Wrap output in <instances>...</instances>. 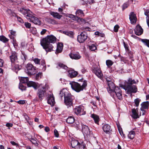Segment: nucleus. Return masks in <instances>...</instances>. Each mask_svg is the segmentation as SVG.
<instances>
[{"instance_id": "de8ad7c7", "label": "nucleus", "mask_w": 149, "mask_h": 149, "mask_svg": "<svg viewBox=\"0 0 149 149\" xmlns=\"http://www.w3.org/2000/svg\"><path fill=\"white\" fill-rule=\"evenodd\" d=\"M129 6L128 2H126L124 3L122 6V9L124 10L128 7Z\"/></svg>"}, {"instance_id": "b1692460", "label": "nucleus", "mask_w": 149, "mask_h": 149, "mask_svg": "<svg viewBox=\"0 0 149 149\" xmlns=\"http://www.w3.org/2000/svg\"><path fill=\"white\" fill-rule=\"evenodd\" d=\"M63 47V43H58L57 45L55 53L56 54H57L59 53H61L62 51Z\"/></svg>"}, {"instance_id": "338daca9", "label": "nucleus", "mask_w": 149, "mask_h": 149, "mask_svg": "<svg viewBox=\"0 0 149 149\" xmlns=\"http://www.w3.org/2000/svg\"><path fill=\"white\" fill-rule=\"evenodd\" d=\"M10 34L11 35H13L14 36H15L16 32L14 31L13 30H11L10 31Z\"/></svg>"}, {"instance_id": "6ab92c4d", "label": "nucleus", "mask_w": 149, "mask_h": 149, "mask_svg": "<svg viewBox=\"0 0 149 149\" xmlns=\"http://www.w3.org/2000/svg\"><path fill=\"white\" fill-rule=\"evenodd\" d=\"M102 129L104 132L106 134H109L111 131L110 126L107 124H104L103 125Z\"/></svg>"}, {"instance_id": "13d9d810", "label": "nucleus", "mask_w": 149, "mask_h": 149, "mask_svg": "<svg viewBox=\"0 0 149 149\" xmlns=\"http://www.w3.org/2000/svg\"><path fill=\"white\" fill-rule=\"evenodd\" d=\"M77 19L79 20H80L81 21L82 23H85L86 22V20L83 18H80L78 17H77Z\"/></svg>"}, {"instance_id": "bb28decb", "label": "nucleus", "mask_w": 149, "mask_h": 149, "mask_svg": "<svg viewBox=\"0 0 149 149\" xmlns=\"http://www.w3.org/2000/svg\"><path fill=\"white\" fill-rule=\"evenodd\" d=\"M52 16L54 17L60 19L62 17V15H60L58 13L51 11L49 13Z\"/></svg>"}, {"instance_id": "f3484780", "label": "nucleus", "mask_w": 149, "mask_h": 149, "mask_svg": "<svg viewBox=\"0 0 149 149\" xmlns=\"http://www.w3.org/2000/svg\"><path fill=\"white\" fill-rule=\"evenodd\" d=\"M134 31L136 35L140 36L143 33V30L140 25H137L135 28Z\"/></svg>"}, {"instance_id": "bf43d9fd", "label": "nucleus", "mask_w": 149, "mask_h": 149, "mask_svg": "<svg viewBox=\"0 0 149 149\" xmlns=\"http://www.w3.org/2000/svg\"><path fill=\"white\" fill-rule=\"evenodd\" d=\"M17 102L19 104H23L25 103V100H20L18 101Z\"/></svg>"}, {"instance_id": "4d7b16f0", "label": "nucleus", "mask_w": 149, "mask_h": 149, "mask_svg": "<svg viewBox=\"0 0 149 149\" xmlns=\"http://www.w3.org/2000/svg\"><path fill=\"white\" fill-rule=\"evenodd\" d=\"M16 17L18 22L22 23H24L23 20L20 17L17 16H16Z\"/></svg>"}, {"instance_id": "49530a36", "label": "nucleus", "mask_w": 149, "mask_h": 149, "mask_svg": "<svg viewBox=\"0 0 149 149\" xmlns=\"http://www.w3.org/2000/svg\"><path fill=\"white\" fill-rule=\"evenodd\" d=\"M141 101V100L139 98H136L134 100L135 106L138 107L139 105V103Z\"/></svg>"}, {"instance_id": "c756f323", "label": "nucleus", "mask_w": 149, "mask_h": 149, "mask_svg": "<svg viewBox=\"0 0 149 149\" xmlns=\"http://www.w3.org/2000/svg\"><path fill=\"white\" fill-rule=\"evenodd\" d=\"M77 17H84V14L83 10L80 9L77 10L76 12Z\"/></svg>"}, {"instance_id": "393cba45", "label": "nucleus", "mask_w": 149, "mask_h": 149, "mask_svg": "<svg viewBox=\"0 0 149 149\" xmlns=\"http://www.w3.org/2000/svg\"><path fill=\"white\" fill-rule=\"evenodd\" d=\"M56 68H60L63 69L64 70V72H65L68 70V68L66 65L64 64L63 63H57Z\"/></svg>"}, {"instance_id": "7ed1b4c3", "label": "nucleus", "mask_w": 149, "mask_h": 149, "mask_svg": "<svg viewBox=\"0 0 149 149\" xmlns=\"http://www.w3.org/2000/svg\"><path fill=\"white\" fill-rule=\"evenodd\" d=\"M63 94L64 103L68 108L70 107L73 105V101L74 99V96L71 95L68 90H63L60 91L59 95L62 98L63 96L62 94Z\"/></svg>"}, {"instance_id": "412c9836", "label": "nucleus", "mask_w": 149, "mask_h": 149, "mask_svg": "<svg viewBox=\"0 0 149 149\" xmlns=\"http://www.w3.org/2000/svg\"><path fill=\"white\" fill-rule=\"evenodd\" d=\"M108 84L109 86V88H107L108 91L109 93H112V91L114 88V84L110 81H108Z\"/></svg>"}, {"instance_id": "37998d69", "label": "nucleus", "mask_w": 149, "mask_h": 149, "mask_svg": "<svg viewBox=\"0 0 149 149\" xmlns=\"http://www.w3.org/2000/svg\"><path fill=\"white\" fill-rule=\"evenodd\" d=\"M89 49L91 51H94L97 49L96 46L94 44H92L89 46Z\"/></svg>"}, {"instance_id": "6e6d98bb", "label": "nucleus", "mask_w": 149, "mask_h": 149, "mask_svg": "<svg viewBox=\"0 0 149 149\" xmlns=\"http://www.w3.org/2000/svg\"><path fill=\"white\" fill-rule=\"evenodd\" d=\"M54 135L56 137H58L59 136L58 132L56 129L54 130Z\"/></svg>"}, {"instance_id": "c85d7f7f", "label": "nucleus", "mask_w": 149, "mask_h": 149, "mask_svg": "<svg viewBox=\"0 0 149 149\" xmlns=\"http://www.w3.org/2000/svg\"><path fill=\"white\" fill-rule=\"evenodd\" d=\"M63 33L68 36L71 38H73L74 35V33L71 31H63Z\"/></svg>"}, {"instance_id": "79ce46f5", "label": "nucleus", "mask_w": 149, "mask_h": 149, "mask_svg": "<svg viewBox=\"0 0 149 149\" xmlns=\"http://www.w3.org/2000/svg\"><path fill=\"white\" fill-rule=\"evenodd\" d=\"M41 65L44 66L42 69V70L45 71L46 70V68L45 61L44 60H42L41 61Z\"/></svg>"}, {"instance_id": "9d476101", "label": "nucleus", "mask_w": 149, "mask_h": 149, "mask_svg": "<svg viewBox=\"0 0 149 149\" xmlns=\"http://www.w3.org/2000/svg\"><path fill=\"white\" fill-rule=\"evenodd\" d=\"M72 147L76 149H84L85 146L80 143L77 140H72L71 142Z\"/></svg>"}, {"instance_id": "c9c22d12", "label": "nucleus", "mask_w": 149, "mask_h": 149, "mask_svg": "<svg viewBox=\"0 0 149 149\" xmlns=\"http://www.w3.org/2000/svg\"><path fill=\"white\" fill-rule=\"evenodd\" d=\"M135 133L134 131H131L129 132L128 134V138L130 139H133L135 136Z\"/></svg>"}, {"instance_id": "9b49d317", "label": "nucleus", "mask_w": 149, "mask_h": 149, "mask_svg": "<svg viewBox=\"0 0 149 149\" xmlns=\"http://www.w3.org/2000/svg\"><path fill=\"white\" fill-rule=\"evenodd\" d=\"M40 44L47 53L53 51L54 47L52 44L41 41H40Z\"/></svg>"}, {"instance_id": "5fc2aeb1", "label": "nucleus", "mask_w": 149, "mask_h": 149, "mask_svg": "<svg viewBox=\"0 0 149 149\" xmlns=\"http://www.w3.org/2000/svg\"><path fill=\"white\" fill-rule=\"evenodd\" d=\"M119 28V27L118 25H116L114 27V31L115 32H117L118 31V30Z\"/></svg>"}, {"instance_id": "69168bd1", "label": "nucleus", "mask_w": 149, "mask_h": 149, "mask_svg": "<svg viewBox=\"0 0 149 149\" xmlns=\"http://www.w3.org/2000/svg\"><path fill=\"white\" fill-rule=\"evenodd\" d=\"M22 53L24 56V59L25 60H26L27 58V56L26 54L24 52H22Z\"/></svg>"}, {"instance_id": "603ef678", "label": "nucleus", "mask_w": 149, "mask_h": 149, "mask_svg": "<svg viewBox=\"0 0 149 149\" xmlns=\"http://www.w3.org/2000/svg\"><path fill=\"white\" fill-rule=\"evenodd\" d=\"M19 88L22 91L26 90V87L22 84H20L19 87Z\"/></svg>"}, {"instance_id": "1a4fd4ad", "label": "nucleus", "mask_w": 149, "mask_h": 149, "mask_svg": "<svg viewBox=\"0 0 149 149\" xmlns=\"http://www.w3.org/2000/svg\"><path fill=\"white\" fill-rule=\"evenodd\" d=\"M56 38L55 36L53 35H50L42 38L40 40V41L50 44L54 43L56 42Z\"/></svg>"}, {"instance_id": "aec40b11", "label": "nucleus", "mask_w": 149, "mask_h": 149, "mask_svg": "<svg viewBox=\"0 0 149 149\" xmlns=\"http://www.w3.org/2000/svg\"><path fill=\"white\" fill-rule=\"evenodd\" d=\"M68 71L69 73L68 76L71 78L76 77L78 74L77 72L73 70H71Z\"/></svg>"}, {"instance_id": "0eeeda50", "label": "nucleus", "mask_w": 149, "mask_h": 149, "mask_svg": "<svg viewBox=\"0 0 149 149\" xmlns=\"http://www.w3.org/2000/svg\"><path fill=\"white\" fill-rule=\"evenodd\" d=\"M73 111L76 115L81 116L86 114L84 107L81 106H76L73 109Z\"/></svg>"}, {"instance_id": "473e14b6", "label": "nucleus", "mask_w": 149, "mask_h": 149, "mask_svg": "<svg viewBox=\"0 0 149 149\" xmlns=\"http://www.w3.org/2000/svg\"><path fill=\"white\" fill-rule=\"evenodd\" d=\"M149 13V10H146L145 11L144 14L146 15L147 16V17H146V22L147 25L149 28V14H148Z\"/></svg>"}, {"instance_id": "5701e85b", "label": "nucleus", "mask_w": 149, "mask_h": 149, "mask_svg": "<svg viewBox=\"0 0 149 149\" xmlns=\"http://www.w3.org/2000/svg\"><path fill=\"white\" fill-rule=\"evenodd\" d=\"M45 92L43 89H39L38 91L37 95L39 99L41 100L44 97V93Z\"/></svg>"}, {"instance_id": "680f3d73", "label": "nucleus", "mask_w": 149, "mask_h": 149, "mask_svg": "<svg viewBox=\"0 0 149 149\" xmlns=\"http://www.w3.org/2000/svg\"><path fill=\"white\" fill-rule=\"evenodd\" d=\"M24 116L26 120L28 121L29 120V118L27 114L26 113H24Z\"/></svg>"}, {"instance_id": "ddd939ff", "label": "nucleus", "mask_w": 149, "mask_h": 149, "mask_svg": "<svg viewBox=\"0 0 149 149\" xmlns=\"http://www.w3.org/2000/svg\"><path fill=\"white\" fill-rule=\"evenodd\" d=\"M88 37L87 33L85 31L81 32L77 36V41L80 43L84 42L87 39Z\"/></svg>"}, {"instance_id": "a878e982", "label": "nucleus", "mask_w": 149, "mask_h": 149, "mask_svg": "<svg viewBox=\"0 0 149 149\" xmlns=\"http://www.w3.org/2000/svg\"><path fill=\"white\" fill-rule=\"evenodd\" d=\"M137 109H132V117L134 119H137L139 118Z\"/></svg>"}, {"instance_id": "cd10ccee", "label": "nucleus", "mask_w": 149, "mask_h": 149, "mask_svg": "<svg viewBox=\"0 0 149 149\" xmlns=\"http://www.w3.org/2000/svg\"><path fill=\"white\" fill-rule=\"evenodd\" d=\"M141 110L142 109H148L149 106V102L148 101L143 102L141 104Z\"/></svg>"}, {"instance_id": "4c0bfd02", "label": "nucleus", "mask_w": 149, "mask_h": 149, "mask_svg": "<svg viewBox=\"0 0 149 149\" xmlns=\"http://www.w3.org/2000/svg\"><path fill=\"white\" fill-rule=\"evenodd\" d=\"M0 41L4 43H6L9 41V39L3 36H0Z\"/></svg>"}, {"instance_id": "e433bc0d", "label": "nucleus", "mask_w": 149, "mask_h": 149, "mask_svg": "<svg viewBox=\"0 0 149 149\" xmlns=\"http://www.w3.org/2000/svg\"><path fill=\"white\" fill-rule=\"evenodd\" d=\"M141 41L143 43L144 45L149 48V40L146 39H142Z\"/></svg>"}, {"instance_id": "2f4dec72", "label": "nucleus", "mask_w": 149, "mask_h": 149, "mask_svg": "<svg viewBox=\"0 0 149 149\" xmlns=\"http://www.w3.org/2000/svg\"><path fill=\"white\" fill-rule=\"evenodd\" d=\"M66 122L69 124H71L74 122V119L73 117L70 116L66 120Z\"/></svg>"}, {"instance_id": "f704fd0d", "label": "nucleus", "mask_w": 149, "mask_h": 149, "mask_svg": "<svg viewBox=\"0 0 149 149\" xmlns=\"http://www.w3.org/2000/svg\"><path fill=\"white\" fill-rule=\"evenodd\" d=\"M31 32L34 35L37 36L38 34V33L36 29L34 27H31L30 29Z\"/></svg>"}, {"instance_id": "423d86ee", "label": "nucleus", "mask_w": 149, "mask_h": 149, "mask_svg": "<svg viewBox=\"0 0 149 149\" xmlns=\"http://www.w3.org/2000/svg\"><path fill=\"white\" fill-rule=\"evenodd\" d=\"M29 81L28 77H21L20 80V82L22 83H27V85L28 87H33L35 89H37L38 88L39 85L38 84L32 81Z\"/></svg>"}, {"instance_id": "a19ab883", "label": "nucleus", "mask_w": 149, "mask_h": 149, "mask_svg": "<svg viewBox=\"0 0 149 149\" xmlns=\"http://www.w3.org/2000/svg\"><path fill=\"white\" fill-rule=\"evenodd\" d=\"M80 70L81 73L84 74L87 72L86 68L83 65H81L80 67Z\"/></svg>"}, {"instance_id": "e2e57ef3", "label": "nucleus", "mask_w": 149, "mask_h": 149, "mask_svg": "<svg viewBox=\"0 0 149 149\" xmlns=\"http://www.w3.org/2000/svg\"><path fill=\"white\" fill-rule=\"evenodd\" d=\"M10 143L13 146H15L17 147L19 146V145L14 141H11Z\"/></svg>"}, {"instance_id": "7c9ffc66", "label": "nucleus", "mask_w": 149, "mask_h": 149, "mask_svg": "<svg viewBox=\"0 0 149 149\" xmlns=\"http://www.w3.org/2000/svg\"><path fill=\"white\" fill-rule=\"evenodd\" d=\"M91 117L93 119L95 123L97 124H99V122L100 119L98 116L93 114H91Z\"/></svg>"}, {"instance_id": "864d4df0", "label": "nucleus", "mask_w": 149, "mask_h": 149, "mask_svg": "<svg viewBox=\"0 0 149 149\" xmlns=\"http://www.w3.org/2000/svg\"><path fill=\"white\" fill-rule=\"evenodd\" d=\"M50 23L51 24L53 25L57 24H58V22L57 21L53 19H51Z\"/></svg>"}, {"instance_id": "f257e3e1", "label": "nucleus", "mask_w": 149, "mask_h": 149, "mask_svg": "<svg viewBox=\"0 0 149 149\" xmlns=\"http://www.w3.org/2000/svg\"><path fill=\"white\" fill-rule=\"evenodd\" d=\"M138 82V80L135 81L132 78H129L127 81H125L124 85H122L121 86L127 92V94H131L132 93H135L137 91V86L133 84H136Z\"/></svg>"}, {"instance_id": "6e6552de", "label": "nucleus", "mask_w": 149, "mask_h": 149, "mask_svg": "<svg viewBox=\"0 0 149 149\" xmlns=\"http://www.w3.org/2000/svg\"><path fill=\"white\" fill-rule=\"evenodd\" d=\"M26 73L29 75H32L35 73L36 67L31 63H29L26 66Z\"/></svg>"}, {"instance_id": "8fccbe9b", "label": "nucleus", "mask_w": 149, "mask_h": 149, "mask_svg": "<svg viewBox=\"0 0 149 149\" xmlns=\"http://www.w3.org/2000/svg\"><path fill=\"white\" fill-rule=\"evenodd\" d=\"M24 25L28 29H30L31 28V24L28 22H25L24 23Z\"/></svg>"}, {"instance_id": "f8f14e48", "label": "nucleus", "mask_w": 149, "mask_h": 149, "mask_svg": "<svg viewBox=\"0 0 149 149\" xmlns=\"http://www.w3.org/2000/svg\"><path fill=\"white\" fill-rule=\"evenodd\" d=\"M92 71L98 78L101 79H103V74L99 66L94 67Z\"/></svg>"}, {"instance_id": "dca6fc26", "label": "nucleus", "mask_w": 149, "mask_h": 149, "mask_svg": "<svg viewBox=\"0 0 149 149\" xmlns=\"http://www.w3.org/2000/svg\"><path fill=\"white\" fill-rule=\"evenodd\" d=\"M129 19L132 24H135L136 22L137 18L136 15L133 12H131L130 15Z\"/></svg>"}, {"instance_id": "774afa93", "label": "nucleus", "mask_w": 149, "mask_h": 149, "mask_svg": "<svg viewBox=\"0 0 149 149\" xmlns=\"http://www.w3.org/2000/svg\"><path fill=\"white\" fill-rule=\"evenodd\" d=\"M13 126V124L12 123H7L6 124V126L8 127H12Z\"/></svg>"}, {"instance_id": "4be33fe9", "label": "nucleus", "mask_w": 149, "mask_h": 149, "mask_svg": "<svg viewBox=\"0 0 149 149\" xmlns=\"http://www.w3.org/2000/svg\"><path fill=\"white\" fill-rule=\"evenodd\" d=\"M49 98L47 100L48 104L52 106L54 105L55 104L54 97L52 94L49 95Z\"/></svg>"}, {"instance_id": "0e129e2a", "label": "nucleus", "mask_w": 149, "mask_h": 149, "mask_svg": "<svg viewBox=\"0 0 149 149\" xmlns=\"http://www.w3.org/2000/svg\"><path fill=\"white\" fill-rule=\"evenodd\" d=\"M4 61L1 59H0V67H2L3 65Z\"/></svg>"}, {"instance_id": "a211bd4d", "label": "nucleus", "mask_w": 149, "mask_h": 149, "mask_svg": "<svg viewBox=\"0 0 149 149\" xmlns=\"http://www.w3.org/2000/svg\"><path fill=\"white\" fill-rule=\"evenodd\" d=\"M69 56L71 58L75 60H78L80 59L81 57L78 52L73 53H71L69 54Z\"/></svg>"}, {"instance_id": "4468645a", "label": "nucleus", "mask_w": 149, "mask_h": 149, "mask_svg": "<svg viewBox=\"0 0 149 149\" xmlns=\"http://www.w3.org/2000/svg\"><path fill=\"white\" fill-rule=\"evenodd\" d=\"M112 93H113V95L115 94L119 99H122V91L120 87L118 86L115 87L112 91Z\"/></svg>"}, {"instance_id": "39448f33", "label": "nucleus", "mask_w": 149, "mask_h": 149, "mask_svg": "<svg viewBox=\"0 0 149 149\" xmlns=\"http://www.w3.org/2000/svg\"><path fill=\"white\" fill-rule=\"evenodd\" d=\"M10 59L11 63V68L13 70L17 69L18 68V58L17 54L14 52H12L10 56Z\"/></svg>"}, {"instance_id": "f03ea898", "label": "nucleus", "mask_w": 149, "mask_h": 149, "mask_svg": "<svg viewBox=\"0 0 149 149\" xmlns=\"http://www.w3.org/2000/svg\"><path fill=\"white\" fill-rule=\"evenodd\" d=\"M21 12L25 16L26 19L29 20L31 22L35 24L39 25L41 24L40 20L37 17H35L32 12L29 9L22 8L21 10Z\"/></svg>"}, {"instance_id": "ea45409f", "label": "nucleus", "mask_w": 149, "mask_h": 149, "mask_svg": "<svg viewBox=\"0 0 149 149\" xmlns=\"http://www.w3.org/2000/svg\"><path fill=\"white\" fill-rule=\"evenodd\" d=\"M29 140L32 143L35 144L36 146H38V144L36 141L37 139L36 138H31L29 139Z\"/></svg>"}, {"instance_id": "58836bf2", "label": "nucleus", "mask_w": 149, "mask_h": 149, "mask_svg": "<svg viewBox=\"0 0 149 149\" xmlns=\"http://www.w3.org/2000/svg\"><path fill=\"white\" fill-rule=\"evenodd\" d=\"M106 64L108 68H110L113 64V62L110 60H108L106 61Z\"/></svg>"}, {"instance_id": "3c124183", "label": "nucleus", "mask_w": 149, "mask_h": 149, "mask_svg": "<svg viewBox=\"0 0 149 149\" xmlns=\"http://www.w3.org/2000/svg\"><path fill=\"white\" fill-rule=\"evenodd\" d=\"M120 61L121 62H123L125 63H126L128 61L126 58L123 57H121Z\"/></svg>"}, {"instance_id": "c03bdc74", "label": "nucleus", "mask_w": 149, "mask_h": 149, "mask_svg": "<svg viewBox=\"0 0 149 149\" xmlns=\"http://www.w3.org/2000/svg\"><path fill=\"white\" fill-rule=\"evenodd\" d=\"M42 73L41 72H39L37 74L35 77L36 79L37 80H38L40 79H41L42 76Z\"/></svg>"}, {"instance_id": "052dcab7", "label": "nucleus", "mask_w": 149, "mask_h": 149, "mask_svg": "<svg viewBox=\"0 0 149 149\" xmlns=\"http://www.w3.org/2000/svg\"><path fill=\"white\" fill-rule=\"evenodd\" d=\"M47 30L46 29H43L40 32V34L41 35H44L46 32Z\"/></svg>"}, {"instance_id": "09e8293b", "label": "nucleus", "mask_w": 149, "mask_h": 149, "mask_svg": "<svg viewBox=\"0 0 149 149\" xmlns=\"http://www.w3.org/2000/svg\"><path fill=\"white\" fill-rule=\"evenodd\" d=\"M33 61L36 64H40V59L38 58H35L33 59Z\"/></svg>"}, {"instance_id": "20e7f679", "label": "nucleus", "mask_w": 149, "mask_h": 149, "mask_svg": "<svg viewBox=\"0 0 149 149\" xmlns=\"http://www.w3.org/2000/svg\"><path fill=\"white\" fill-rule=\"evenodd\" d=\"M70 84L72 89L78 93L85 89L87 85L86 80H84L81 85L78 83L74 82L70 83Z\"/></svg>"}, {"instance_id": "72a5a7b5", "label": "nucleus", "mask_w": 149, "mask_h": 149, "mask_svg": "<svg viewBox=\"0 0 149 149\" xmlns=\"http://www.w3.org/2000/svg\"><path fill=\"white\" fill-rule=\"evenodd\" d=\"M81 1L82 2L83 5L90 4L93 3L94 2L93 0H81Z\"/></svg>"}, {"instance_id": "2eb2a0df", "label": "nucleus", "mask_w": 149, "mask_h": 149, "mask_svg": "<svg viewBox=\"0 0 149 149\" xmlns=\"http://www.w3.org/2000/svg\"><path fill=\"white\" fill-rule=\"evenodd\" d=\"M81 125L82 127V131L84 134L86 136L89 135L91 132L90 131L88 126L82 123H81Z\"/></svg>"}, {"instance_id": "a18cd8bd", "label": "nucleus", "mask_w": 149, "mask_h": 149, "mask_svg": "<svg viewBox=\"0 0 149 149\" xmlns=\"http://www.w3.org/2000/svg\"><path fill=\"white\" fill-rule=\"evenodd\" d=\"M123 44L124 47L126 52L129 53H130V51L129 49V46L127 44H126L125 42H123Z\"/></svg>"}]
</instances>
